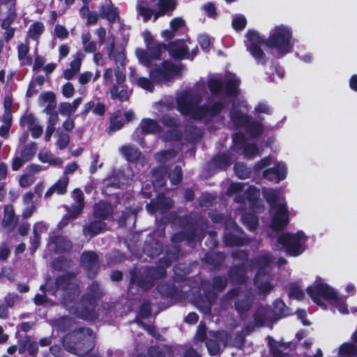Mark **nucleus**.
I'll return each instance as SVG.
<instances>
[{"label":"nucleus","instance_id":"nucleus-18","mask_svg":"<svg viewBox=\"0 0 357 357\" xmlns=\"http://www.w3.org/2000/svg\"><path fill=\"white\" fill-rule=\"evenodd\" d=\"M232 164V155L229 152L218 153L213 156L209 166L218 170H226Z\"/></svg>","mask_w":357,"mask_h":357},{"label":"nucleus","instance_id":"nucleus-1","mask_svg":"<svg viewBox=\"0 0 357 357\" xmlns=\"http://www.w3.org/2000/svg\"><path fill=\"white\" fill-rule=\"evenodd\" d=\"M54 286L56 290L63 291L61 303L69 310H73L75 315L82 319L94 321L98 318L96 308L104 293L97 281H93L87 287L86 292L79 298L80 286L77 279V273L67 272L55 278Z\"/></svg>","mask_w":357,"mask_h":357},{"label":"nucleus","instance_id":"nucleus-29","mask_svg":"<svg viewBox=\"0 0 357 357\" xmlns=\"http://www.w3.org/2000/svg\"><path fill=\"white\" fill-rule=\"evenodd\" d=\"M39 100L43 103H47L44 109V112H52L56 109V95L52 91H46L42 93L39 96Z\"/></svg>","mask_w":357,"mask_h":357},{"label":"nucleus","instance_id":"nucleus-7","mask_svg":"<svg viewBox=\"0 0 357 357\" xmlns=\"http://www.w3.org/2000/svg\"><path fill=\"white\" fill-rule=\"evenodd\" d=\"M182 66H177L168 60H164L160 66L151 69L150 78L155 84H160L172 80L181 74Z\"/></svg>","mask_w":357,"mask_h":357},{"label":"nucleus","instance_id":"nucleus-50","mask_svg":"<svg viewBox=\"0 0 357 357\" xmlns=\"http://www.w3.org/2000/svg\"><path fill=\"white\" fill-rule=\"evenodd\" d=\"M170 182L174 185L179 184L183 179V172L180 165H176L174 168L167 173Z\"/></svg>","mask_w":357,"mask_h":357},{"label":"nucleus","instance_id":"nucleus-17","mask_svg":"<svg viewBox=\"0 0 357 357\" xmlns=\"http://www.w3.org/2000/svg\"><path fill=\"white\" fill-rule=\"evenodd\" d=\"M167 51L174 59H186L188 46L183 39H176L167 44Z\"/></svg>","mask_w":357,"mask_h":357},{"label":"nucleus","instance_id":"nucleus-61","mask_svg":"<svg viewBox=\"0 0 357 357\" xmlns=\"http://www.w3.org/2000/svg\"><path fill=\"white\" fill-rule=\"evenodd\" d=\"M153 80L150 78L140 77L137 79V84L142 89L148 91L152 92L154 90V85Z\"/></svg>","mask_w":357,"mask_h":357},{"label":"nucleus","instance_id":"nucleus-39","mask_svg":"<svg viewBox=\"0 0 357 357\" xmlns=\"http://www.w3.org/2000/svg\"><path fill=\"white\" fill-rule=\"evenodd\" d=\"M147 3L144 1H140L137 5V10L139 15L143 18L144 22H148L154 14V10L147 7Z\"/></svg>","mask_w":357,"mask_h":357},{"label":"nucleus","instance_id":"nucleus-10","mask_svg":"<svg viewBox=\"0 0 357 357\" xmlns=\"http://www.w3.org/2000/svg\"><path fill=\"white\" fill-rule=\"evenodd\" d=\"M180 245H169L165 250V256L158 260V264L151 268H155L156 275L160 279L166 276L167 268H169L173 261H177L181 255Z\"/></svg>","mask_w":357,"mask_h":357},{"label":"nucleus","instance_id":"nucleus-46","mask_svg":"<svg viewBox=\"0 0 357 357\" xmlns=\"http://www.w3.org/2000/svg\"><path fill=\"white\" fill-rule=\"evenodd\" d=\"M160 123L165 127L176 128L181 124L180 119L177 116L164 114L160 119Z\"/></svg>","mask_w":357,"mask_h":357},{"label":"nucleus","instance_id":"nucleus-32","mask_svg":"<svg viewBox=\"0 0 357 357\" xmlns=\"http://www.w3.org/2000/svg\"><path fill=\"white\" fill-rule=\"evenodd\" d=\"M186 140L189 142H195L202 137L203 132L200 128L195 125H187L185 128Z\"/></svg>","mask_w":357,"mask_h":357},{"label":"nucleus","instance_id":"nucleus-59","mask_svg":"<svg viewBox=\"0 0 357 357\" xmlns=\"http://www.w3.org/2000/svg\"><path fill=\"white\" fill-rule=\"evenodd\" d=\"M91 36L89 34H86L82 36V43L84 45V50L86 52L93 53L96 50V43L90 41Z\"/></svg>","mask_w":357,"mask_h":357},{"label":"nucleus","instance_id":"nucleus-55","mask_svg":"<svg viewBox=\"0 0 357 357\" xmlns=\"http://www.w3.org/2000/svg\"><path fill=\"white\" fill-rule=\"evenodd\" d=\"M289 296L298 301L303 300L305 297L304 291L296 284H291L289 289Z\"/></svg>","mask_w":357,"mask_h":357},{"label":"nucleus","instance_id":"nucleus-14","mask_svg":"<svg viewBox=\"0 0 357 357\" xmlns=\"http://www.w3.org/2000/svg\"><path fill=\"white\" fill-rule=\"evenodd\" d=\"M173 206L174 202L170 198L167 197L164 193H158L155 199H151L146 204V208L149 213L155 214L157 212L164 213Z\"/></svg>","mask_w":357,"mask_h":357},{"label":"nucleus","instance_id":"nucleus-45","mask_svg":"<svg viewBox=\"0 0 357 357\" xmlns=\"http://www.w3.org/2000/svg\"><path fill=\"white\" fill-rule=\"evenodd\" d=\"M208 88L213 96L220 94L224 89V82L218 78H210L207 82Z\"/></svg>","mask_w":357,"mask_h":357},{"label":"nucleus","instance_id":"nucleus-21","mask_svg":"<svg viewBox=\"0 0 357 357\" xmlns=\"http://www.w3.org/2000/svg\"><path fill=\"white\" fill-rule=\"evenodd\" d=\"M163 250L162 243L155 239L145 241L143 246V252L151 258L158 257Z\"/></svg>","mask_w":357,"mask_h":357},{"label":"nucleus","instance_id":"nucleus-36","mask_svg":"<svg viewBox=\"0 0 357 357\" xmlns=\"http://www.w3.org/2000/svg\"><path fill=\"white\" fill-rule=\"evenodd\" d=\"M17 222L15 218V213L11 207L10 210L6 207L4 211V215L2 220V225L4 228L13 230L16 226Z\"/></svg>","mask_w":357,"mask_h":357},{"label":"nucleus","instance_id":"nucleus-22","mask_svg":"<svg viewBox=\"0 0 357 357\" xmlns=\"http://www.w3.org/2000/svg\"><path fill=\"white\" fill-rule=\"evenodd\" d=\"M226 260V255L223 252H206L204 255V262L213 269H220Z\"/></svg>","mask_w":357,"mask_h":357},{"label":"nucleus","instance_id":"nucleus-19","mask_svg":"<svg viewBox=\"0 0 357 357\" xmlns=\"http://www.w3.org/2000/svg\"><path fill=\"white\" fill-rule=\"evenodd\" d=\"M228 277L234 284H245L247 280L245 264L241 263L231 266L228 271Z\"/></svg>","mask_w":357,"mask_h":357},{"label":"nucleus","instance_id":"nucleus-51","mask_svg":"<svg viewBox=\"0 0 357 357\" xmlns=\"http://www.w3.org/2000/svg\"><path fill=\"white\" fill-rule=\"evenodd\" d=\"M246 199L250 202L253 207L259 202V190L254 185H250L244 192Z\"/></svg>","mask_w":357,"mask_h":357},{"label":"nucleus","instance_id":"nucleus-31","mask_svg":"<svg viewBox=\"0 0 357 357\" xmlns=\"http://www.w3.org/2000/svg\"><path fill=\"white\" fill-rule=\"evenodd\" d=\"M262 193L271 209L278 208L281 204L279 203V193L277 190L273 188L264 189Z\"/></svg>","mask_w":357,"mask_h":357},{"label":"nucleus","instance_id":"nucleus-40","mask_svg":"<svg viewBox=\"0 0 357 357\" xmlns=\"http://www.w3.org/2000/svg\"><path fill=\"white\" fill-rule=\"evenodd\" d=\"M247 133L252 137H259L264 131V126L260 122L252 121V119L245 127Z\"/></svg>","mask_w":357,"mask_h":357},{"label":"nucleus","instance_id":"nucleus-12","mask_svg":"<svg viewBox=\"0 0 357 357\" xmlns=\"http://www.w3.org/2000/svg\"><path fill=\"white\" fill-rule=\"evenodd\" d=\"M80 264L86 271L88 278L93 279L99 269V257L93 251H84L80 257Z\"/></svg>","mask_w":357,"mask_h":357},{"label":"nucleus","instance_id":"nucleus-43","mask_svg":"<svg viewBox=\"0 0 357 357\" xmlns=\"http://www.w3.org/2000/svg\"><path fill=\"white\" fill-rule=\"evenodd\" d=\"M268 309L260 306L257 307L253 314L255 324L258 327L264 326L267 318Z\"/></svg>","mask_w":357,"mask_h":357},{"label":"nucleus","instance_id":"nucleus-4","mask_svg":"<svg viewBox=\"0 0 357 357\" xmlns=\"http://www.w3.org/2000/svg\"><path fill=\"white\" fill-rule=\"evenodd\" d=\"M273 263V257L269 252L261 254L252 260V264L257 268L254 278V284L261 295L270 293L274 288L271 281L267 280L270 276L268 268Z\"/></svg>","mask_w":357,"mask_h":357},{"label":"nucleus","instance_id":"nucleus-63","mask_svg":"<svg viewBox=\"0 0 357 357\" xmlns=\"http://www.w3.org/2000/svg\"><path fill=\"white\" fill-rule=\"evenodd\" d=\"M20 124L21 126L27 125L29 129L31 127L36 124V119L33 114H25L20 117Z\"/></svg>","mask_w":357,"mask_h":357},{"label":"nucleus","instance_id":"nucleus-16","mask_svg":"<svg viewBox=\"0 0 357 357\" xmlns=\"http://www.w3.org/2000/svg\"><path fill=\"white\" fill-rule=\"evenodd\" d=\"M287 169L284 162H278L272 168L266 169L263 172V177L269 181L278 183L287 177Z\"/></svg>","mask_w":357,"mask_h":357},{"label":"nucleus","instance_id":"nucleus-3","mask_svg":"<svg viewBox=\"0 0 357 357\" xmlns=\"http://www.w3.org/2000/svg\"><path fill=\"white\" fill-rule=\"evenodd\" d=\"M200 102L201 98L198 95L185 91L176 98V109L183 116L199 121L218 116L226 106L222 101H216L210 105H199Z\"/></svg>","mask_w":357,"mask_h":357},{"label":"nucleus","instance_id":"nucleus-6","mask_svg":"<svg viewBox=\"0 0 357 357\" xmlns=\"http://www.w3.org/2000/svg\"><path fill=\"white\" fill-rule=\"evenodd\" d=\"M305 238V235L303 231H298L295 234L284 232L278 236L277 241L288 255L297 257L304 251L302 241Z\"/></svg>","mask_w":357,"mask_h":357},{"label":"nucleus","instance_id":"nucleus-52","mask_svg":"<svg viewBox=\"0 0 357 357\" xmlns=\"http://www.w3.org/2000/svg\"><path fill=\"white\" fill-rule=\"evenodd\" d=\"M108 58L110 60L114 61L116 66H119L125 68L126 57L125 50L123 49L116 50V51L112 53V56Z\"/></svg>","mask_w":357,"mask_h":357},{"label":"nucleus","instance_id":"nucleus-48","mask_svg":"<svg viewBox=\"0 0 357 357\" xmlns=\"http://www.w3.org/2000/svg\"><path fill=\"white\" fill-rule=\"evenodd\" d=\"M37 146L35 142H31L26 145L20 153V157L24 160L25 162L30 161L36 155Z\"/></svg>","mask_w":357,"mask_h":357},{"label":"nucleus","instance_id":"nucleus-13","mask_svg":"<svg viewBox=\"0 0 357 357\" xmlns=\"http://www.w3.org/2000/svg\"><path fill=\"white\" fill-rule=\"evenodd\" d=\"M116 84L109 88L110 97L112 100L118 99L121 102L129 100L130 96L127 89H122L119 91L118 85L123 84L126 81V74L118 68L114 70Z\"/></svg>","mask_w":357,"mask_h":357},{"label":"nucleus","instance_id":"nucleus-57","mask_svg":"<svg viewBox=\"0 0 357 357\" xmlns=\"http://www.w3.org/2000/svg\"><path fill=\"white\" fill-rule=\"evenodd\" d=\"M137 57L139 61L146 67H150L154 60L152 55H151L149 50H141L138 52Z\"/></svg>","mask_w":357,"mask_h":357},{"label":"nucleus","instance_id":"nucleus-35","mask_svg":"<svg viewBox=\"0 0 357 357\" xmlns=\"http://www.w3.org/2000/svg\"><path fill=\"white\" fill-rule=\"evenodd\" d=\"M242 222L251 231H255L259 227V218L252 213H246L242 215Z\"/></svg>","mask_w":357,"mask_h":357},{"label":"nucleus","instance_id":"nucleus-25","mask_svg":"<svg viewBox=\"0 0 357 357\" xmlns=\"http://www.w3.org/2000/svg\"><path fill=\"white\" fill-rule=\"evenodd\" d=\"M157 291L163 297L176 298L180 295L178 289L174 284L163 282L157 286Z\"/></svg>","mask_w":357,"mask_h":357},{"label":"nucleus","instance_id":"nucleus-30","mask_svg":"<svg viewBox=\"0 0 357 357\" xmlns=\"http://www.w3.org/2000/svg\"><path fill=\"white\" fill-rule=\"evenodd\" d=\"M239 79L236 78H229L224 83V91L228 97H236L238 95Z\"/></svg>","mask_w":357,"mask_h":357},{"label":"nucleus","instance_id":"nucleus-5","mask_svg":"<svg viewBox=\"0 0 357 357\" xmlns=\"http://www.w3.org/2000/svg\"><path fill=\"white\" fill-rule=\"evenodd\" d=\"M156 271L155 268L151 266H146L143 269L130 270L128 289H131L136 287L144 291L151 290L155 286L156 281L160 280L156 275Z\"/></svg>","mask_w":357,"mask_h":357},{"label":"nucleus","instance_id":"nucleus-37","mask_svg":"<svg viewBox=\"0 0 357 357\" xmlns=\"http://www.w3.org/2000/svg\"><path fill=\"white\" fill-rule=\"evenodd\" d=\"M100 17L105 18L109 23H114L116 19L119 17V10L116 7L108 6L105 8L102 6Z\"/></svg>","mask_w":357,"mask_h":357},{"label":"nucleus","instance_id":"nucleus-26","mask_svg":"<svg viewBox=\"0 0 357 357\" xmlns=\"http://www.w3.org/2000/svg\"><path fill=\"white\" fill-rule=\"evenodd\" d=\"M113 210L111 206L102 203L94 206L93 215L96 220L104 221L112 215Z\"/></svg>","mask_w":357,"mask_h":357},{"label":"nucleus","instance_id":"nucleus-38","mask_svg":"<svg viewBox=\"0 0 357 357\" xmlns=\"http://www.w3.org/2000/svg\"><path fill=\"white\" fill-rule=\"evenodd\" d=\"M286 311L287 306L282 299L278 298L273 302L272 312L275 320H278L286 316Z\"/></svg>","mask_w":357,"mask_h":357},{"label":"nucleus","instance_id":"nucleus-53","mask_svg":"<svg viewBox=\"0 0 357 357\" xmlns=\"http://www.w3.org/2000/svg\"><path fill=\"white\" fill-rule=\"evenodd\" d=\"M149 50L154 60L160 59L162 53L165 51H167V45L162 43H157L149 47Z\"/></svg>","mask_w":357,"mask_h":357},{"label":"nucleus","instance_id":"nucleus-62","mask_svg":"<svg viewBox=\"0 0 357 357\" xmlns=\"http://www.w3.org/2000/svg\"><path fill=\"white\" fill-rule=\"evenodd\" d=\"M247 24L246 18L243 15L234 17L232 20V26L237 31L243 30Z\"/></svg>","mask_w":357,"mask_h":357},{"label":"nucleus","instance_id":"nucleus-58","mask_svg":"<svg viewBox=\"0 0 357 357\" xmlns=\"http://www.w3.org/2000/svg\"><path fill=\"white\" fill-rule=\"evenodd\" d=\"M232 141L236 149L240 150L247 143L245 135L241 132H236L233 135Z\"/></svg>","mask_w":357,"mask_h":357},{"label":"nucleus","instance_id":"nucleus-2","mask_svg":"<svg viewBox=\"0 0 357 357\" xmlns=\"http://www.w3.org/2000/svg\"><path fill=\"white\" fill-rule=\"evenodd\" d=\"M246 37L248 38L245 42L247 50L255 59L256 63L262 66H265L268 61L266 54L261 49L262 45H266L269 49L277 50L282 56L291 52L294 46L291 43L292 31L284 25L275 26L266 39L262 38L255 30H248Z\"/></svg>","mask_w":357,"mask_h":357},{"label":"nucleus","instance_id":"nucleus-27","mask_svg":"<svg viewBox=\"0 0 357 357\" xmlns=\"http://www.w3.org/2000/svg\"><path fill=\"white\" fill-rule=\"evenodd\" d=\"M91 111L96 115L102 116L105 114L106 107L102 102H98L95 105L94 101L91 100L84 105V109L81 112V115L86 116Z\"/></svg>","mask_w":357,"mask_h":357},{"label":"nucleus","instance_id":"nucleus-34","mask_svg":"<svg viewBox=\"0 0 357 357\" xmlns=\"http://www.w3.org/2000/svg\"><path fill=\"white\" fill-rule=\"evenodd\" d=\"M339 354L344 357H357V345L352 342H344L339 347Z\"/></svg>","mask_w":357,"mask_h":357},{"label":"nucleus","instance_id":"nucleus-11","mask_svg":"<svg viewBox=\"0 0 357 357\" xmlns=\"http://www.w3.org/2000/svg\"><path fill=\"white\" fill-rule=\"evenodd\" d=\"M161 130L162 128L156 120L144 118L142 119L139 127L136 128L133 136L135 140L141 144L144 141L142 135L159 133Z\"/></svg>","mask_w":357,"mask_h":357},{"label":"nucleus","instance_id":"nucleus-15","mask_svg":"<svg viewBox=\"0 0 357 357\" xmlns=\"http://www.w3.org/2000/svg\"><path fill=\"white\" fill-rule=\"evenodd\" d=\"M274 209L275 212L272 217L270 227L275 231H280L289 224V211L286 204L278 205Z\"/></svg>","mask_w":357,"mask_h":357},{"label":"nucleus","instance_id":"nucleus-56","mask_svg":"<svg viewBox=\"0 0 357 357\" xmlns=\"http://www.w3.org/2000/svg\"><path fill=\"white\" fill-rule=\"evenodd\" d=\"M71 259L66 258L64 256H60L52 261V267L58 271H62L66 267L68 266Z\"/></svg>","mask_w":357,"mask_h":357},{"label":"nucleus","instance_id":"nucleus-64","mask_svg":"<svg viewBox=\"0 0 357 357\" xmlns=\"http://www.w3.org/2000/svg\"><path fill=\"white\" fill-rule=\"evenodd\" d=\"M151 314V306L149 301L143 302L139 306V316L142 319H147Z\"/></svg>","mask_w":357,"mask_h":357},{"label":"nucleus","instance_id":"nucleus-41","mask_svg":"<svg viewBox=\"0 0 357 357\" xmlns=\"http://www.w3.org/2000/svg\"><path fill=\"white\" fill-rule=\"evenodd\" d=\"M183 232L184 233L185 238L189 245L193 246L196 244L197 227L195 224L190 223Z\"/></svg>","mask_w":357,"mask_h":357},{"label":"nucleus","instance_id":"nucleus-60","mask_svg":"<svg viewBox=\"0 0 357 357\" xmlns=\"http://www.w3.org/2000/svg\"><path fill=\"white\" fill-rule=\"evenodd\" d=\"M269 340L273 341V343L271 342H268V346L270 348V354L272 357H288L287 354L283 353L278 346V342L274 341L272 337H268Z\"/></svg>","mask_w":357,"mask_h":357},{"label":"nucleus","instance_id":"nucleus-20","mask_svg":"<svg viewBox=\"0 0 357 357\" xmlns=\"http://www.w3.org/2000/svg\"><path fill=\"white\" fill-rule=\"evenodd\" d=\"M107 224L104 221L94 220L89 222L83 227V233L85 236L93 238L105 230Z\"/></svg>","mask_w":357,"mask_h":357},{"label":"nucleus","instance_id":"nucleus-23","mask_svg":"<svg viewBox=\"0 0 357 357\" xmlns=\"http://www.w3.org/2000/svg\"><path fill=\"white\" fill-rule=\"evenodd\" d=\"M168 167L159 166L152 169V183L155 188H163L166 185Z\"/></svg>","mask_w":357,"mask_h":357},{"label":"nucleus","instance_id":"nucleus-47","mask_svg":"<svg viewBox=\"0 0 357 357\" xmlns=\"http://www.w3.org/2000/svg\"><path fill=\"white\" fill-rule=\"evenodd\" d=\"M44 31L43 24L40 22H36L29 26L28 34L31 39L37 40Z\"/></svg>","mask_w":357,"mask_h":357},{"label":"nucleus","instance_id":"nucleus-9","mask_svg":"<svg viewBox=\"0 0 357 357\" xmlns=\"http://www.w3.org/2000/svg\"><path fill=\"white\" fill-rule=\"evenodd\" d=\"M312 301L318 305H322V299L326 301H337V294L328 284L319 283L310 286L306 289Z\"/></svg>","mask_w":357,"mask_h":357},{"label":"nucleus","instance_id":"nucleus-24","mask_svg":"<svg viewBox=\"0 0 357 357\" xmlns=\"http://www.w3.org/2000/svg\"><path fill=\"white\" fill-rule=\"evenodd\" d=\"M230 119L236 127L245 128L252 118L250 115L243 114L240 109L233 108L230 112Z\"/></svg>","mask_w":357,"mask_h":357},{"label":"nucleus","instance_id":"nucleus-54","mask_svg":"<svg viewBox=\"0 0 357 357\" xmlns=\"http://www.w3.org/2000/svg\"><path fill=\"white\" fill-rule=\"evenodd\" d=\"M82 341L84 348L81 347L79 346V343L75 344V349L77 350V354L81 356H84L88 354L93 349V345L90 340L84 338L82 339Z\"/></svg>","mask_w":357,"mask_h":357},{"label":"nucleus","instance_id":"nucleus-28","mask_svg":"<svg viewBox=\"0 0 357 357\" xmlns=\"http://www.w3.org/2000/svg\"><path fill=\"white\" fill-rule=\"evenodd\" d=\"M121 154L128 162H135L139 160L142 153L140 150L134 145H124L121 149Z\"/></svg>","mask_w":357,"mask_h":357},{"label":"nucleus","instance_id":"nucleus-42","mask_svg":"<svg viewBox=\"0 0 357 357\" xmlns=\"http://www.w3.org/2000/svg\"><path fill=\"white\" fill-rule=\"evenodd\" d=\"M228 284V279L225 275H216L211 280V287L217 292H222Z\"/></svg>","mask_w":357,"mask_h":357},{"label":"nucleus","instance_id":"nucleus-33","mask_svg":"<svg viewBox=\"0 0 357 357\" xmlns=\"http://www.w3.org/2000/svg\"><path fill=\"white\" fill-rule=\"evenodd\" d=\"M252 304L250 296L245 295L243 298H238L234 303V306L238 314L242 316L250 310Z\"/></svg>","mask_w":357,"mask_h":357},{"label":"nucleus","instance_id":"nucleus-49","mask_svg":"<svg viewBox=\"0 0 357 357\" xmlns=\"http://www.w3.org/2000/svg\"><path fill=\"white\" fill-rule=\"evenodd\" d=\"M239 151H242L244 157L246 158H254L259 154V148L255 143H246Z\"/></svg>","mask_w":357,"mask_h":357},{"label":"nucleus","instance_id":"nucleus-8","mask_svg":"<svg viewBox=\"0 0 357 357\" xmlns=\"http://www.w3.org/2000/svg\"><path fill=\"white\" fill-rule=\"evenodd\" d=\"M243 234V229L233 219H228L225 222L223 242L227 247H238L248 244L249 240Z\"/></svg>","mask_w":357,"mask_h":357},{"label":"nucleus","instance_id":"nucleus-44","mask_svg":"<svg viewBox=\"0 0 357 357\" xmlns=\"http://www.w3.org/2000/svg\"><path fill=\"white\" fill-rule=\"evenodd\" d=\"M157 6L167 15H171L177 6L176 0H158Z\"/></svg>","mask_w":357,"mask_h":357}]
</instances>
